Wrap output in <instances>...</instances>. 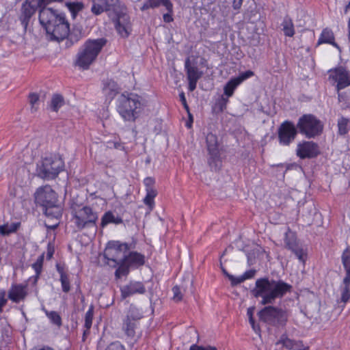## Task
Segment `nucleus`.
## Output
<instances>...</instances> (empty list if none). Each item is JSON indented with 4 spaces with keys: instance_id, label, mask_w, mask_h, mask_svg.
Masks as SVG:
<instances>
[{
    "instance_id": "nucleus-18",
    "label": "nucleus",
    "mask_w": 350,
    "mask_h": 350,
    "mask_svg": "<svg viewBox=\"0 0 350 350\" xmlns=\"http://www.w3.org/2000/svg\"><path fill=\"white\" fill-rule=\"evenodd\" d=\"M146 196L143 199V202L148 206L149 211H152L155 207L154 199L158 195V191L155 188V180L154 178L148 176L144 179Z\"/></svg>"
},
{
    "instance_id": "nucleus-41",
    "label": "nucleus",
    "mask_w": 350,
    "mask_h": 350,
    "mask_svg": "<svg viewBox=\"0 0 350 350\" xmlns=\"http://www.w3.org/2000/svg\"><path fill=\"white\" fill-rule=\"evenodd\" d=\"M295 342V340L290 339L288 338L286 334H282L279 340L276 342V345L281 344L284 347L288 350H291L293 348V343Z\"/></svg>"
},
{
    "instance_id": "nucleus-21",
    "label": "nucleus",
    "mask_w": 350,
    "mask_h": 350,
    "mask_svg": "<svg viewBox=\"0 0 350 350\" xmlns=\"http://www.w3.org/2000/svg\"><path fill=\"white\" fill-rule=\"evenodd\" d=\"M146 288L142 282L131 281L127 284L120 288V293L122 299H126L134 294H144Z\"/></svg>"
},
{
    "instance_id": "nucleus-34",
    "label": "nucleus",
    "mask_w": 350,
    "mask_h": 350,
    "mask_svg": "<svg viewBox=\"0 0 350 350\" xmlns=\"http://www.w3.org/2000/svg\"><path fill=\"white\" fill-rule=\"evenodd\" d=\"M44 313L46 317L49 319L51 323L57 326V327H61L62 325V319L59 314L56 311H49L47 310H44Z\"/></svg>"
},
{
    "instance_id": "nucleus-26",
    "label": "nucleus",
    "mask_w": 350,
    "mask_h": 350,
    "mask_svg": "<svg viewBox=\"0 0 350 350\" xmlns=\"http://www.w3.org/2000/svg\"><path fill=\"white\" fill-rule=\"evenodd\" d=\"M118 85L113 79H107L103 81V92L107 98L113 99L118 93Z\"/></svg>"
},
{
    "instance_id": "nucleus-47",
    "label": "nucleus",
    "mask_w": 350,
    "mask_h": 350,
    "mask_svg": "<svg viewBox=\"0 0 350 350\" xmlns=\"http://www.w3.org/2000/svg\"><path fill=\"white\" fill-rule=\"evenodd\" d=\"M39 100V95L36 93H31L29 95V101L31 105L32 109L34 107V105L38 103Z\"/></svg>"
},
{
    "instance_id": "nucleus-11",
    "label": "nucleus",
    "mask_w": 350,
    "mask_h": 350,
    "mask_svg": "<svg viewBox=\"0 0 350 350\" xmlns=\"http://www.w3.org/2000/svg\"><path fill=\"white\" fill-rule=\"evenodd\" d=\"M129 250L130 245L127 243L114 240L108 241L103 254L105 263L111 267H116L118 261L123 258L122 254Z\"/></svg>"
},
{
    "instance_id": "nucleus-17",
    "label": "nucleus",
    "mask_w": 350,
    "mask_h": 350,
    "mask_svg": "<svg viewBox=\"0 0 350 350\" xmlns=\"http://www.w3.org/2000/svg\"><path fill=\"white\" fill-rule=\"evenodd\" d=\"M319 154V147L314 142L303 141L297 144L296 154L301 159L315 158Z\"/></svg>"
},
{
    "instance_id": "nucleus-1",
    "label": "nucleus",
    "mask_w": 350,
    "mask_h": 350,
    "mask_svg": "<svg viewBox=\"0 0 350 350\" xmlns=\"http://www.w3.org/2000/svg\"><path fill=\"white\" fill-rule=\"evenodd\" d=\"M38 8H40L39 21L50 40L60 42L67 38L70 44H73L80 40V33H75V30L70 31V24L65 14L57 10L44 7L41 0H26L23 3L24 16L30 18Z\"/></svg>"
},
{
    "instance_id": "nucleus-33",
    "label": "nucleus",
    "mask_w": 350,
    "mask_h": 350,
    "mask_svg": "<svg viewBox=\"0 0 350 350\" xmlns=\"http://www.w3.org/2000/svg\"><path fill=\"white\" fill-rule=\"evenodd\" d=\"M64 98L59 94L53 95L51 100L50 107L53 111L57 112L59 109L64 105Z\"/></svg>"
},
{
    "instance_id": "nucleus-48",
    "label": "nucleus",
    "mask_w": 350,
    "mask_h": 350,
    "mask_svg": "<svg viewBox=\"0 0 350 350\" xmlns=\"http://www.w3.org/2000/svg\"><path fill=\"white\" fill-rule=\"evenodd\" d=\"M54 252H55L54 245L49 243L47 245V248H46V259L51 260L54 254Z\"/></svg>"
},
{
    "instance_id": "nucleus-38",
    "label": "nucleus",
    "mask_w": 350,
    "mask_h": 350,
    "mask_svg": "<svg viewBox=\"0 0 350 350\" xmlns=\"http://www.w3.org/2000/svg\"><path fill=\"white\" fill-rule=\"evenodd\" d=\"M228 103L229 98L222 94L216 100L215 104V109L217 111V112H224L226 109Z\"/></svg>"
},
{
    "instance_id": "nucleus-9",
    "label": "nucleus",
    "mask_w": 350,
    "mask_h": 350,
    "mask_svg": "<svg viewBox=\"0 0 350 350\" xmlns=\"http://www.w3.org/2000/svg\"><path fill=\"white\" fill-rule=\"evenodd\" d=\"M298 131L302 135L310 139L320 135L323 131V124L314 115H302L297 123Z\"/></svg>"
},
{
    "instance_id": "nucleus-54",
    "label": "nucleus",
    "mask_w": 350,
    "mask_h": 350,
    "mask_svg": "<svg viewBox=\"0 0 350 350\" xmlns=\"http://www.w3.org/2000/svg\"><path fill=\"white\" fill-rule=\"evenodd\" d=\"M249 322L250 323V325H252L253 329L256 332V330H260V327L258 325H256V323H255V320L252 316V314H251V317H250L249 318Z\"/></svg>"
},
{
    "instance_id": "nucleus-32",
    "label": "nucleus",
    "mask_w": 350,
    "mask_h": 350,
    "mask_svg": "<svg viewBox=\"0 0 350 350\" xmlns=\"http://www.w3.org/2000/svg\"><path fill=\"white\" fill-rule=\"evenodd\" d=\"M21 226V221H16L11 224H5L0 226V234L2 235H8L10 233L15 232Z\"/></svg>"
},
{
    "instance_id": "nucleus-61",
    "label": "nucleus",
    "mask_w": 350,
    "mask_h": 350,
    "mask_svg": "<svg viewBox=\"0 0 350 350\" xmlns=\"http://www.w3.org/2000/svg\"><path fill=\"white\" fill-rule=\"evenodd\" d=\"M46 220L44 221V226H46V223L49 222V224H54L55 220L54 218H52L51 217H46Z\"/></svg>"
},
{
    "instance_id": "nucleus-14",
    "label": "nucleus",
    "mask_w": 350,
    "mask_h": 350,
    "mask_svg": "<svg viewBox=\"0 0 350 350\" xmlns=\"http://www.w3.org/2000/svg\"><path fill=\"white\" fill-rule=\"evenodd\" d=\"M298 129L290 120H284L278 129V139L281 146H288L295 139Z\"/></svg>"
},
{
    "instance_id": "nucleus-12",
    "label": "nucleus",
    "mask_w": 350,
    "mask_h": 350,
    "mask_svg": "<svg viewBox=\"0 0 350 350\" xmlns=\"http://www.w3.org/2000/svg\"><path fill=\"white\" fill-rule=\"evenodd\" d=\"M328 79L330 83H336L338 92L350 86V70L342 66L328 70Z\"/></svg>"
},
{
    "instance_id": "nucleus-46",
    "label": "nucleus",
    "mask_w": 350,
    "mask_h": 350,
    "mask_svg": "<svg viewBox=\"0 0 350 350\" xmlns=\"http://www.w3.org/2000/svg\"><path fill=\"white\" fill-rule=\"evenodd\" d=\"M309 347L305 346L302 341L295 340L291 350H308Z\"/></svg>"
},
{
    "instance_id": "nucleus-60",
    "label": "nucleus",
    "mask_w": 350,
    "mask_h": 350,
    "mask_svg": "<svg viewBox=\"0 0 350 350\" xmlns=\"http://www.w3.org/2000/svg\"><path fill=\"white\" fill-rule=\"evenodd\" d=\"M203 346H200L196 344L190 346L189 350H202Z\"/></svg>"
},
{
    "instance_id": "nucleus-5",
    "label": "nucleus",
    "mask_w": 350,
    "mask_h": 350,
    "mask_svg": "<svg viewBox=\"0 0 350 350\" xmlns=\"http://www.w3.org/2000/svg\"><path fill=\"white\" fill-rule=\"evenodd\" d=\"M144 107L141 96L124 92L118 98L116 110L124 121L134 122L139 117Z\"/></svg>"
},
{
    "instance_id": "nucleus-57",
    "label": "nucleus",
    "mask_w": 350,
    "mask_h": 350,
    "mask_svg": "<svg viewBox=\"0 0 350 350\" xmlns=\"http://www.w3.org/2000/svg\"><path fill=\"white\" fill-rule=\"evenodd\" d=\"M64 0H41L44 7H46V5H48V4L51 3H53V2L61 3Z\"/></svg>"
},
{
    "instance_id": "nucleus-53",
    "label": "nucleus",
    "mask_w": 350,
    "mask_h": 350,
    "mask_svg": "<svg viewBox=\"0 0 350 350\" xmlns=\"http://www.w3.org/2000/svg\"><path fill=\"white\" fill-rule=\"evenodd\" d=\"M198 81L188 80V90L189 92H193L197 87Z\"/></svg>"
},
{
    "instance_id": "nucleus-59",
    "label": "nucleus",
    "mask_w": 350,
    "mask_h": 350,
    "mask_svg": "<svg viewBox=\"0 0 350 350\" xmlns=\"http://www.w3.org/2000/svg\"><path fill=\"white\" fill-rule=\"evenodd\" d=\"M31 350H54L52 347H50L49 346H43L42 347H34Z\"/></svg>"
},
{
    "instance_id": "nucleus-8",
    "label": "nucleus",
    "mask_w": 350,
    "mask_h": 350,
    "mask_svg": "<svg viewBox=\"0 0 350 350\" xmlns=\"http://www.w3.org/2000/svg\"><path fill=\"white\" fill-rule=\"evenodd\" d=\"M259 319L276 328L285 327L290 312L287 309H283L278 306H267L260 310L258 312Z\"/></svg>"
},
{
    "instance_id": "nucleus-28",
    "label": "nucleus",
    "mask_w": 350,
    "mask_h": 350,
    "mask_svg": "<svg viewBox=\"0 0 350 350\" xmlns=\"http://www.w3.org/2000/svg\"><path fill=\"white\" fill-rule=\"evenodd\" d=\"M185 69L187 80L198 81L202 77V72L199 71L196 66L191 65L189 58H187L185 60Z\"/></svg>"
},
{
    "instance_id": "nucleus-3",
    "label": "nucleus",
    "mask_w": 350,
    "mask_h": 350,
    "mask_svg": "<svg viewBox=\"0 0 350 350\" xmlns=\"http://www.w3.org/2000/svg\"><path fill=\"white\" fill-rule=\"evenodd\" d=\"M291 289L292 286L282 280L263 277L256 280L252 293L254 297L261 298L260 304L266 306L273 304L277 299L282 298Z\"/></svg>"
},
{
    "instance_id": "nucleus-4",
    "label": "nucleus",
    "mask_w": 350,
    "mask_h": 350,
    "mask_svg": "<svg viewBox=\"0 0 350 350\" xmlns=\"http://www.w3.org/2000/svg\"><path fill=\"white\" fill-rule=\"evenodd\" d=\"M35 203L43 208L46 217L54 218V224L46 223L47 229L55 230L60 223L63 206L58 203L57 193L49 185L39 187L34 193Z\"/></svg>"
},
{
    "instance_id": "nucleus-24",
    "label": "nucleus",
    "mask_w": 350,
    "mask_h": 350,
    "mask_svg": "<svg viewBox=\"0 0 350 350\" xmlns=\"http://www.w3.org/2000/svg\"><path fill=\"white\" fill-rule=\"evenodd\" d=\"M122 223L123 219L121 216L115 215V213L111 211H107L103 215L100 226L102 228H104L110 224L119 225Z\"/></svg>"
},
{
    "instance_id": "nucleus-37",
    "label": "nucleus",
    "mask_w": 350,
    "mask_h": 350,
    "mask_svg": "<svg viewBox=\"0 0 350 350\" xmlns=\"http://www.w3.org/2000/svg\"><path fill=\"white\" fill-rule=\"evenodd\" d=\"M66 6L73 18L76 17L78 13L81 12L84 7L83 3L79 1L67 3Z\"/></svg>"
},
{
    "instance_id": "nucleus-51",
    "label": "nucleus",
    "mask_w": 350,
    "mask_h": 350,
    "mask_svg": "<svg viewBox=\"0 0 350 350\" xmlns=\"http://www.w3.org/2000/svg\"><path fill=\"white\" fill-rule=\"evenodd\" d=\"M179 96H180V100L182 103V105L184 107V109L187 111V112H189V107L187 105L185 93L183 92H182L181 93H180Z\"/></svg>"
},
{
    "instance_id": "nucleus-44",
    "label": "nucleus",
    "mask_w": 350,
    "mask_h": 350,
    "mask_svg": "<svg viewBox=\"0 0 350 350\" xmlns=\"http://www.w3.org/2000/svg\"><path fill=\"white\" fill-rule=\"evenodd\" d=\"M105 350H125L124 346L119 341L111 342Z\"/></svg>"
},
{
    "instance_id": "nucleus-25",
    "label": "nucleus",
    "mask_w": 350,
    "mask_h": 350,
    "mask_svg": "<svg viewBox=\"0 0 350 350\" xmlns=\"http://www.w3.org/2000/svg\"><path fill=\"white\" fill-rule=\"evenodd\" d=\"M322 44H329L337 49H339L338 44L335 42V36L333 31L328 27L324 28L319 36L317 41V45H321Z\"/></svg>"
},
{
    "instance_id": "nucleus-49",
    "label": "nucleus",
    "mask_w": 350,
    "mask_h": 350,
    "mask_svg": "<svg viewBox=\"0 0 350 350\" xmlns=\"http://www.w3.org/2000/svg\"><path fill=\"white\" fill-rule=\"evenodd\" d=\"M255 274H256V270L250 269V270L245 271L243 273V274L241 275L245 281L246 280L252 279V278L254 277Z\"/></svg>"
},
{
    "instance_id": "nucleus-2",
    "label": "nucleus",
    "mask_w": 350,
    "mask_h": 350,
    "mask_svg": "<svg viewBox=\"0 0 350 350\" xmlns=\"http://www.w3.org/2000/svg\"><path fill=\"white\" fill-rule=\"evenodd\" d=\"M112 11L115 15L114 26L122 38H128L132 31V24L126 7L120 0H93L91 12L96 16Z\"/></svg>"
},
{
    "instance_id": "nucleus-63",
    "label": "nucleus",
    "mask_w": 350,
    "mask_h": 350,
    "mask_svg": "<svg viewBox=\"0 0 350 350\" xmlns=\"http://www.w3.org/2000/svg\"><path fill=\"white\" fill-rule=\"evenodd\" d=\"M247 314H248V316L250 317H251V314H252V312L250 310H248Z\"/></svg>"
},
{
    "instance_id": "nucleus-36",
    "label": "nucleus",
    "mask_w": 350,
    "mask_h": 350,
    "mask_svg": "<svg viewBox=\"0 0 350 350\" xmlns=\"http://www.w3.org/2000/svg\"><path fill=\"white\" fill-rule=\"evenodd\" d=\"M338 134L345 135L350 129V120L349 118L341 117L338 120Z\"/></svg>"
},
{
    "instance_id": "nucleus-40",
    "label": "nucleus",
    "mask_w": 350,
    "mask_h": 350,
    "mask_svg": "<svg viewBox=\"0 0 350 350\" xmlns=\"http://www.w3.org/2000/svg\"><path fill=\"white\" fill-rule=\"evenodd\" d=\"M342 263L345 270H350V247L348 246L343 251L342 256Z\"/></svg>"
},
{
    "instance_id": "nucleus-58",
    "label": "nucleus",
    "mask_w": 350,
    "mask_h": 350,
    "mask_svg": "<svg viewBox=\"0 0 350 350\" xmlns=\"http://www.w3.org/2000/svg\"><path fill=\"white\" fill-rule=\"evenodd\" d=\"M5 31V25L2 21H0V36H3Z\"/></svg>"
},
{
    "instance_id": "nucleus-23",
    "label": "nucleus",
    "mask_w": 350,
    "mask_h": 350,
    "mask_svg": "<svg viewBox=\"0 0 350 350\" xmlns=\"http://www.w3.org/2000/svg\"><path fill=\"white\" fill-rule=\"evenodd\" d=\"M55 267L59 275V281L61 282L62 291L67 293L71 288L69 275L65 269L64 265L57 263Z\"/></svg>"
},
{
    "instance_id": "nucleus-56",
    "label": "nucleus",
    "mask_w": 350,
    "mask_h": 350,
    "mask_svg": "<svg viewBox=\"0 0 350 350\" xmlns=\"http://www.w3.org/2000/svg\"><path fill=\"white\" fill-rule=\"evenodd\" d=\"M188 113V116H189V120L186 123V126L187 128H191L192 126V124H193V116L192 114L190 113V111H189Z\"/></svg>"
},
{
    "instance_id": "nucleus-7",
    "label": "nucleus",
    "mask_w": 350,
    "mask_h": 350,
    "mask_svg": "<svg viewBox=\"0 0 350 350\" xmlns=\"http://www.w3.org/2000/svg\"><path fill=\"white\" fill-rule=\"evenodd\" d=\"M70 215L71 221L79 231L97 226L98 213L89 205L72 204L70 206Z\"/></svg>"
},
{
    "instance_id": "nucleus-55",
    "label": "nucleus",
    "mask_w": 350,
    "mask_h": 350,
    "mask_svg": "<svg viewBox=\"0 0 350 350\" xmlns=\"http://www.w3.org/2000/svg\"><path fill=\"white\" fill-rule=\"evenodd\" d=\"M243 4V0H233L232 7L234 10H239Z\"/></svg>"
},
{
    "instance_id": "nucleus-27",
    "label": "nucleus",
    "mask_w": 350,
    "mask_h": 350,
    "mask_svg": "<svg viewBox=\"0 0 350 350\" xmlns=\"http://www.w3.org/2000/svg\"><path fill=\"white\" fill-rule=\"evenodd\" d=\"M94 317V307L90 306L85 312L84 319V325L83 329L82 341L85 342L88 336L90 333V329L92 325V321Z\"/></svg>"
},
{
    "instance_id": "nucleus-29",
    "label": "nucleus",
    "mask_w": 350,
    "mask_h": 350,
    "mask_svg": "<svg viewBox=\"0 0 350 350\" xmlns=\"http://www.w3.org/2000/svg\"><path fill=\"white\" fill-rule=\"evenodd\" d=\"M284 34L286 37H293L295 33V26L292 18L286 16L281 24Z\"/></svg>"
},
{
    "instance_id": "nucleus-50",
    "label": "nucleus",
    "mask_w": 350,
    "mask_h": 350,
    "mask_svg": "<svg viewBox=\"0 0 350 350\" xmlns=\"http://www.w3.org/2000/svg\"><path fill=\"white\" fill-rule=\"evenodd\" d=\"M7 302L6 294L4 291H0V312L2 311V308Z\"/></svg>"
},
{
    "instance_id": "nucleus-30",
    "label": "nucleus",
    "mask_w": 350,
    "mask_h": 350,
    "mask_svg": "<svg viewBox=\"0 0 350 350\" xmlns=\"http://www.w3.org/2000/svg\"><path fill=\"white\" fill-rule=\"evenodd\" d=\"M171 1L170 0H147L142 6L140 8L142 11H146L149 9H154L159 8L160 5L165 7Z\"/></svg>"
},
{
    "instance_id": "nucleus-15",
    "label": "nucleus",
    "mask_w": 350,
    "mask_h": 350,
    "mask_svg": "<svg viewBox=\"0 0 350 350\" xmlns=\"http://www.w3.org/2000/svg\"><path fill=\"white\" fill-rule=\"evenodd\" d=\"M284 247L291 250L300 262L305 263L307 258V252L299 245V241L296 233L293 232L289 228L286 232L284 237Z\"/></svg>"
},
{
    "instance_id": "nucleus-19",
    "label": "nucleus",
    "mask_w": 350,
    "mask_h": 350,
    "mask_svg": "<svg viewBox=\"0 0 350 350\" xmlns=\"http://www.w3.org/2000/svg\"><path fill=\"white\" fill-rule=\"evenodd\" d=\"M254 72L252 70H247L241 72L237 77L231 78L224 87V96L230 98L232 97L234 93V91L244 81L253 77Z\"/></svg>"
},
{
    "instance_id": "nucleus-6",
    "label": "nucleus",
    "mask_w": 350,
    "mask_h": 350,
    "mask_svg": "<svg viewBox=\"0 0 350 350\" xmlns=\"http://www.w3.org/2000/svg\"><path fill=\"white\" fill-rule=\"evenodd\" d=\"M107 42V39L104 38L87 40L77 55L75 65L83 70L89 69Z\"/></svg>"
},
{
    "instance_id": "nucleus-35",
    "label": "nucleus",
    "mask_w": 350,
    "mask_h": 350,
    "mask_svg": "<svg viewBox=\"0 0 350 350\" xmlns=\"http://www.w3.org/2000/svg\"><path fill=\"white\" fill-rule=\"evenodd\" d=\"M117 266L118 268L115 271V277L116 279H119L122 276L127 275L129 274L130 267L122 258L118 261V265Z\"/></svg>"
},
{
    "instance_id": "nucleus-10",
    "label": "nucleus",
    "mask_w": 350,
    "mask_h": 350,
    "mask_svg": "<svg viewBox=\"0 0 350 350\" xmlns=\"http://www.w3.org/2000/svg\"><path fill=\"white\" fill-rule=\"evenodd\" d=\"M64 169L63 159L56 155H51L42 159L38 169V176L46 180H53Z\"/></svg>"
},
{
    "instance_id": "nucleus-64",
    "label": "nucleus",
    "mask_w": 350,
    "mask_h": 350,
    "mask_svg": "<svg viewBox=\"0 0 350 350\" xmlns=\"http://www.w3.org/2000/svg\"><path fill=\"white\" fill-rule=\"evenodd\" d=\"M18 18L22 21V15H19Z\"/></svg>"
},
{
    "instance_id": "nucleus-39",
    "label": "nucleus",
    "mask_w": 350,
    "mask_h": 350,
    "mask_svg": "<svg viewBox=\"0 0 350 350\" xmlns=\"http://www.w3.org/2000/svg\"><path fill=\"white\" fill-rule=\"evenodd\" d=\"M169 5H166L165 8L167 10V13L163 14V19L165 23H170L174 21V5L172 2H170Z\"/></svg>"
},
{
    "instance_id": "nucleus-22",
    "label": "nucleus",
    "mask_w": 350,
    "mask_h": 350,
    "mask_svg": "<svg viewBox=\"0 0 350 350\" xmlns=\"http://www.w3.org/2000/svg\"><path fill=\"white\" fill-rule=\"evenodd\" d=\"M122 259L130 267H142L146 262L145 256L137 252H130L127 255H124Z\"/></svg>"
},
{
    "instance_id": "nucleus-62",
    "label": "nucleus",
    "mask_w": 350,
    "mask_h": 350,
    "mask_svg": "<svg viewBox=\"0 0 350 350\" xmlns=\"http://www.w3.org/2000/svg\"><path fill=\"white\" fill-rule=\"evenodd\" d=\"M202 350H217V349L215 347L208 345L206 347L203 346Z\"/></svg>"
},
{
    "instance_id": "nucleus-43",
    "label": "nucleus",
    "mask_w": 350,
    "mask_h": 350,
    "mask_svg": "<svg viewBox=\"0 0 350 350\" xmlns=\"http://www.w3.org/2000/svg\"><path fill=\"white\" fill-rule=\"evenodd\" d=\"M173 293V299L176 302H180L182 301L183 295L181 293L180 288L176 285L172 288Z\"/></svg>"
},
{
    "instance_id": "nucleus-45",
    "label": "nucleus",
    "mask_w": 350,
    "mask_h": 350,
    "mask_svg": "<svg viewBox=\"0 0 350 350\" xmlns=\"http://www.w3.org/2000/svg\"><path fill=\"white\" fill-rule=\"evenodd\" d=\"M226 275L228 276V279L230 280L231 284L232 286L238 285L244 282V280H243L242 275H240L239 277H234V275H230L228 273H226Z\"/></svg>"
},
{
    "instance_id": "nucleus-13",
    "label": "nucleus",
    "mask_w": 350,
    "mask_h": 350,
    "mask_svg": "<svg viewBox=\"0 0 350 350\" xmlns=\"http://www.w3.org/2000/svg\"><path fill=\"white\" fill-rule=\"evenodd\" d=\"M206 142L209 154L208 163L209 166L215 170H219L221 160L217 135L212 133H208L206 137Z\"/></svg>"
},
{
    "instance_id": "nucleus-52",
    "label": "nucleus",
    "mask_w": 350,
    "mask_h": 350,
    "mask_svg": "<svg viewBox=\"0 0 350 350\" xmlns=\"http://www.w3.org/2000/svg\"><path fill=\"white\" fill-rule=\"evenodd\" d=\"M346 274L342 280V286H350V270H345Z\"/></svg>"
},
{
    "instance_id": "nucleus-16",
    "label": "nucleus",
    "mask_w": 350,
    "mask_h": 350,
    "mask_svg": "<svg viewBox=\"0 0 350 350\" xmlns=\"http://www.w3.org/2000/svg\"><path fill=\"white\" fill-rule=\"evenodd\" d=\"M142 316L137 310L130 309L123 320L122 329L126 336L133 338L136 334V329L139 326V320Z\"/></svg>"
},
{
    "instance_id": "nucleus-20",
    "label": "nucleus",
    "mask_w": 350,
    "mask_h": 350,
    "mask_svg": "<svg viewBox=\"0 0 350 350\" xmlns=\"http://www.w3.org/2000/svg\"><path fill=\"white\" fill-rule=\"evenodd\" d=\"M44 259V253H42L41 255L38 256L36 262L31 265V267L35 271V275L30 277L26 282L25 284H23V298L25 297L26 288L28 286H31V287H36L38 279L42 271Z\"/></svg>"
},
{
    "instance_id": "nucleus-42",
    "label": "nucleus",
    "mask_w": 350,
    "mask_h": 350,
    "mask_svg": "<svg viewBox=\"0 0 350 350\" xmlns=\"http://www.w3.org/2000/svg\"><path fill=\"white\" fill-rule=\"evenodd\" d=\"M350 299V286H340V301L345 305Z\"/></svg>"
},
{
    "instance_id": "nucleus-31",
    "label": "nucleus",
    "mask_w": 350,
    "mask_h": 350,
    "mask_svg": "<svg viewBox=\"0 0 350 350\" xmlns=\"http://www.w3.org/2000/svg\"><path fill=\"white\" fill-rule=\"evenodd\" d=\"M8 298L18 303L22 299V284L12 285L8 292Z\"/></svg>"
}]
</instances>
